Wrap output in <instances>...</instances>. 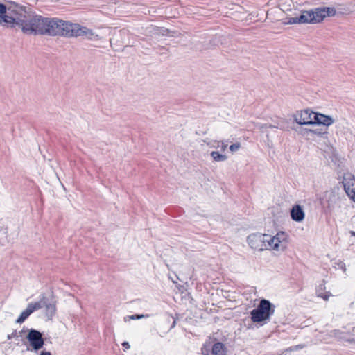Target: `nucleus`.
<instances>
[{
    "instance_id": "1",
    "label": "nucleus",
    "mask_w": 355,
    "mask_h": 355,
    "mask_svg": "<svg viewBox=\"0 0 355 355\" xmlns=\"http://www.w3.org/2000/svg\"><path fill=\"white\" fill-rule=\"evenodd\" d=\"M336 10L332 7L318 8L313 10L302 11L300 16L286 19L285 24H316L322 21L327 17L336 15Z\"/></svg>"
},
{
    "instance_id": "2",
    "label": "nucleus",
    "mask_w": 355,
    "mask_h": 355,
    "mask_svg": "<svg viewBox=\"0 0 355 355\" xmlns=\"http://www.w3.org/2000/svg\"><path fill=\"white\" fill-rule=\"evenodd\" d=\"M275 306L269 300L262 299L257 309L251 311V320L254 322H261L268 320L275 313Z\"/></svg>"
},
{
    "instance_id": "3",
    "label": "nucleus",
    "mask_w": 355,
    "mask_h": 355,
    "mask_svg": "<svg viewBox=\"0 0 355 355\" xmlns=\"http://www.w3.org/2000/svg\"><path fill=\"white\" fill-rule=\"evenodd\" d=\"M266 250L284 251L287 248V234L284 232H279L275 236L265 234Z\"/></svg>"
},
{
    "instance_id": "4",
    "label": "nucleus",
    "mask_w": 355,
    "mask_h": 355,
    "mask_svg": "<svg viewBox=\"0 0 355 355\" xmlns=\"http://www.w3.org/2000/svg\"><path fill=\"white\" fill-rule=\"evenodd\" d=\"M27 331L28 334L26 338L28 345H27L26 350L37 353L44 345L42 334L39 331L33 329H27Z\"/></svg>"
},
{
    "instance_id": "5",
    "label": "nucleus",
    "mask_w": 355,
    "mask_h": 355,
    "mask_svg": "<svg viewBox=\"0 0 355 355\" xmlns=\"http://www.w3.org/2000/svg\"><path fill=\"white\" fill-rule=\"evenodd\" d=\"M38 15H28L21 16L20 23L19 27L21 28L24 33L26 34H37L38 31H41L38 27L37 23L34 21H37Z\"/></svg>"
},
{
    "instance_id": "6",
    "label": "nucleus",
    "mask_w": 355,
    "mask_h": 355,
    "mask_svg": "<svg viewBox=\"0 0 355 355\" xmlns=\"http://www.w3.org/2000/svg\"><path fill=\"white\" fill-rule=\"evenodd\" d=\"M315 114L310 109L301 110L293 114V119L299 125H314Z\"/></svg>"
},
{
    "instance_id": "7",
    "label": "nucleus",
    "mask_w": 355,
    "mask_h": 355,
    "mask_svg": "<svg viewBox=\"0 0 355 355\" xmlns=\"http://www.w3.org/2000/svg\"><path fill=\"white\" fill-rule=\"evenodd\" d=\"M60 30L59 31L58 35H61L66 37H77L79 24H73L69 21L60 20Z\"/></svg>"
},
{
    "instance_id": "8",
    "label": "nucleus",
    "mask_w": 355,
    "mask_h": 355,
    "mask_svg": "<svg viewBox=\"0 0 355 355\" xmlns=\"http://www.w3.org/2000/svg\"><path fill=\"white\" fill-rule=\"evenodd\" d=\"M248 243L251 248L262 251L266 250V242L267 240L265 239V234L256 233L249 235L247 238Z\"/></svg>"
},
{
    "instance_id": "9",
    "label": "nucleus",
    "mask_w": 355,
    "mask_h": 355,
    "mask_svg": "<svg viewBox=\"0 0 355 355\" xmlns=\"http://www.w3.org/2000/svg\"><path fill=\"white\" fill-rule=\"evenodd\" d=\"M21 16H14L10 9H6L0 19V26L6 28H15L19 26Z\"/></svg>"
},
{
    "instance_id": "10",
    "label": "nucleus",
    "mask_w": 355,
    "mask_h": 355,
    "mask_svg": "<svg viewBox=\"0 0 355 355\" xmlns=\"http://www.w3.org/2000/svg\"><path fill=\"white\" fill-rule=\"evenodd\" d=\"M343 184L347 196L355 202V176L349 173L344 174Z\"/></svg>"
},
{
    "instance_id": "11",
    "label": "nucleus",
    "mask_w": 355,
    "mask_h": 355,
    "mask_svg": "<svg viewBox=\"0 0 355 355\" xmlns=\"http://www.w3.org/2000/svg\"><path fill=\"white\" fill-rule=\"evenodd\" d=\"M42 307V302L29 303L26 309L21 313L19 317L17 319L16 322L19 324L24 322L32 313L40 309Z\"/></svg>"
},
{
    "instance_id": "12",
    "label": "nucleus",
    "mask_w": 355,
    "mask_h": 355,
    "mask_svg": "<svg viewBox=\"0 0 355 355\" xmlns=\"http://www.w3.org/2000/svg\"><path fill=\"white\" fill-rule=\"evenodd\" d=\"M59 22H60V19L48 18L45 35H58L59 31L60 30Z\"/></svg>"
},
{
    "instance_id": "13",
    "label": "nucleus",
    "mask_w": 355,
    "mask_h": 355,
    "mask_svg": "<svg viewBox=\"0 0 355 355\" xmlns=\"http://www.w3.org/2000/svg\"><path fill=\"white\" fill-rule=\"evenodd\" d=\"M334 123V119L330 116L315 112L314 116V125H323L329 127Z\"/></svg>"
},
{
    "instance_id": "14",
    "label": "nucleus",
    "mask_w": 355,
    "mask_h": 355,
    "mask_svg": "<svg viewBox=\"0 0 355 355\" xmlns=\"http://www.w3.org/2000/svg\"><path fill=\"white\" fill-rule=\"evenodd\" d=\"M291 217L294 221L302 222L305 217L302 207L299 205H294L291 210Z\"/></svg>"
},
{
    "instance_id": "15",
    "label": "nucleus",
    "mask_w": 355,
    "mask_h": 355,
    "mask_svg": "<svg viewBox=\"0 0 355 355\" xmlns=\"http://www.w3.org/2000/svg\"><path fill=\"white\" fill-rule=\"evenodd\" d=\"M79 36H85L86 38L89 40H98L101 39L100 36L94 33L92 30L85 26H81L80 25H79L78 33V37Z\"/></svg>"
},
{
    "instance_id": "16",
    "label": "nucleus",
    "mask_w": 355,
    "mask_h": 355,
    "mask_svg": "<svg viewBox=\"0 0 355 355\" xmlns=\"http://www.w3.org/2000/svg\"><path fill=\"white\" fill-rule=\"evenodd\" d=\"M213 355H227L226 349L221 343H216L212 347Z\"/></svg>"
},
{
    "instance_id": "17",
    "label": "nucleus",
    "mask_w": 355,
    "mask_h": 355,
    "mask_svg": "<svg viewBox=\"0 0 355 355\" xmlns=\"http://www.w3.org/2000/svg\"><path fill=\"white\" fill-rule=\"evenodd\" d=\"M48 18L42 17L38 15V19L36 21L37 23L38 27H40L41 31H37V34L45 35L46 31V24H47ZM35 22V21H34Z\"/></svg>"
},
{
    "instance_id": "18",
    "label": "nucleus",
    "mask_w": 355,
    "mask_h": 355,
    "mask_svg": "<svg viewBox=\"0 0 355 355\" xmlns=\"http://www.w3.org/2000/svg\"><path fill=\"white\" fill-rule=\"evenodd\" d=\"M210 155L215 162H224L227 159L225 155L220 154L218 151H212Z\"/></svg>"
},
{
    "instance_id": "19",
    "label": "nucleus",
    "mask_w": 355,
    "mask_h": 355,
    "mask_svg": "<svg viewBox=\"0 0 355 355\" xmlns=\"http://www.w3.org/2000/svg\"><path fill=\"white\" fill-rule=\"evenodd\" d=\"M300 135L305 138L306 139H312L313 137V131L312 129L309 128H301L299 131Z\"/></svg>"
},
{
    "instance_id": "20",
    "label": "nucleus",
    "mask_w": 355,
    "mask_h": 355,
    "mask_svg": "<svg viewBox=\"0 0 355 355\" xmlns=\"http://www.w3.org/2000/svg\"><path fill=\"white\" fill-rule=\"evenodd\" d=\"M40 302H42V306H45V307L46 309L47 314H50L51 315H52L55 313V310H56V306L54 303L46 304L43 300H41Z\"/></svg>"
},
{
    "instance_id": "21",
    "label": "nucleus",
    "mask_w": 355,
    "mask_h": 355,
    "mask_svg": "<svg viewBox=\"0 0 355 355\" xmlns=\"http://www.w3.org/2000/svg\"><path fill=\"white\" fill-rule=\"evenodd\" d=\"M312 131H313V137H314L315 135H317L319 137H327V132H322L320 129L312 130Z\"/></svg>"
},
{
    "instance_id": "22",
    "label": "nucleus",
    "mask_w": 355,
    "mask_h": 355,
    "mask_svg": "<svg viewBox=\"0 0 355 355\" xmlns=\"http://www.w3.org/2000/svg\"><path fill=\"white\" fill-rule=\"evenodd\" d=\"M241 148V144L239 142H236L234 144L230 145L229 149L232 153H234L237 151Z\"/></svg>"
},
{
    "instance_id": "23",
    "label": "nucleus",
    "mask_w": 355,
    "mask_h": 355,
    "mask_svg": "<svg viewBox=\"0 0 355 355\" xmlns=\"http://www.w3.org/2000/svg\"><path fill=\"white\" fill-rule=\"evenodd\" d=\"M214 143H216L218 144V146H216L214 145H212L211 146L214 147V148H218L220 146H219V144H221V146H220V148H221V150L222 151H225L227 147V145L226 144H225L223 141H215Z\"/></svg>"
},
{
    "instance_id": "24",
    "label": "nucleus",
    "mask_w": 355,
    "mask_h": 355,
    "mask_svg": "<svg viewBox=\"0 0 355 355\" xmlns=\"http://www.w3.org/2000/svg\"><path fill=\"white\" fill-rule=\"evenodd\" d=\"M144 317H145L144 315H132L128 316V319L129 320H136V319H141Z\"/></svg>"
},
{
    "instance_id": "25",
    "label": "nucleus",
    "mask_w": 355,
    "mask_h": 355,
    "mask_svg": "<svg viewBox=\"0 0 355 355\" xmlns=\"http://www.w3.org/2000/svg\"><path fill=\"white\" fill-rule=\"evenodd\" d=\"M15 337H18V336L17 335V331H14L13 332H12V334H8L7 338L8 340H10L13 338H15Z\"/></svg>"
},
{
    "instance_id": "26",
    "label": "nucleus",
    "mask_w": 355,
    "mask_h": 355,
    "mask_svg": "<svg viewBox=\"0 0 355 355\" xmlns=\"http://www.w3.org/2000/svg\"><path fill=\"white\" fill-rule=\"evenodd\" d=\"M331 295L330 293H326L324 295H320V297H321L322 298H323L324 300H328L329 296Z\"/></svg>"
},
{
    "instance_id": "27",
    "label": "nucleus",
    "mask_w": 355,
    "mask_h": 355,
    "mask_svg": "<svg viewBox=\"0 0 355 355\" xmlns=\"http://www.w3.org/2000/svg\"><path fill=\"white\" fill-rule=\"evenodd\" d=\"M39 355H52L51 352L46 351H42Z\"/></svg>"
},
{
    "instance_id": "28",
    "label": "nucleus",
    "mask_w": 355,
    "mask_h": 355,
    "mask_svg": "<svg viewBox=\"0 0 355 355\" xmlns=\"http://www.w3.org/2000/svg\"><path fill=\"white\" fill-rule=\"evenodd\" d=\"M122 345H123V347H125V349H129V348H130V345H129V343H128V342H123V343H122Z\"/></svg>"
},
{
    "instance_id": "29",
    "label": "nucleus",
    "mask_w": 355,
    "mask_h": 355,
    "mask_svg": "<svg viewBox=\"0 0 355 355\" xmlns=\"http://www.w3.org/2000/svg\"><path fill=\"white\" fill-rule=\"evenodd\" d=\"M24 332H25L24 328L21 331H19V336H21Z\"/></svg>"
},
{
    "instance_id": "30",
    "label": "nucleus",
    "mask_w": 355,
    "mask_h": 355,
    "mask_svg": "<svg viewBox=\"0 0 355 355\" xmlns=\"http://www.w3.org/2000/svg\"><path fill=\"white\" fill-rule=\"evenodd\" d=\"M328 208L330 209L331 207V204L330 203L329 200H328Z\"/></svg>"
},
{
    "instance_id": "31",
    "label": "nucleus",
    "mask_w": 355,
    "mask_h": 355,
    "mask_svg": "<svg viewBox=\"0 0 355 355\" xmlns=\"http://www.w3.org/2000/svg\"><path fill=\"white\" fill-rule=\"evenodd\" d=\"M343 266H342V268L343 269L344 271L346 270V268H345V264H343Z\"/></svg>"
},
{
    "instance_id": "32",
    "label": "nucleus",
    "mask_w": 355,
    "mask_h": 355,
    "mask_svg": "<svg viewBox=\"0 0 355 355\" xmlns=\"http://www.w3.org/2000/svg\"><path fill=\"white\" fill-rule=\"evenodd\" d=\"M351 234H352V236H355V232L352 231V232H351Z\"/></svg>"
},
{
    "instance_id": "33",
    "label": "nucleus",
    "mask_w": 355,
    "mask_h": 355,
    "mask_svg": "<svg viewBox=\"0 0 355 355\" xmlns=\"http://www.w3.org/2000/svg\"><path fill=\"white\" fill-rule=\"evenodd\" d=\"M175 325V320L173 321V325H172V327H174Z\"/></svg>"
}]
</instances>
